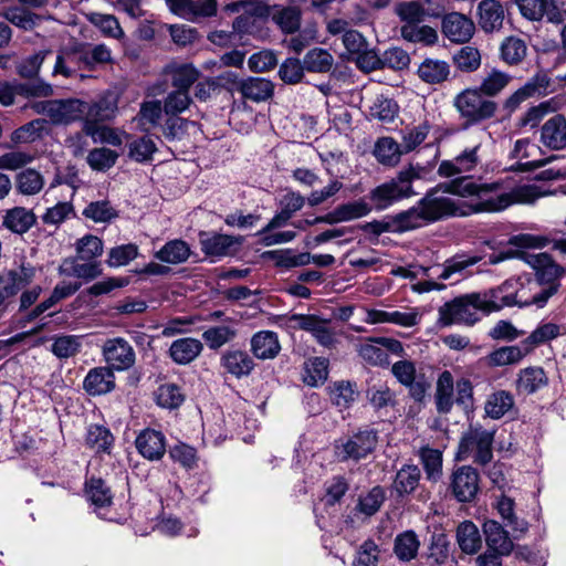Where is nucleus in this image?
<instances>
[{"label": "nucleus", "mask_w": 566, "mask_h": 566, "mask_svg": "<svg viewBox=\"0 0 566 566\" xmlns=\"http://www.w3.org/2000/svg\"><path fill=\"white\" fill-rule=\"evenodd\" d=\"M481 256L469 254H455L454 256L444 261L442 265L426 268V266H410L398 268L392 271L395 275H400L406 279H416L419 275L426 277H437L438 280H449L453 274L462 273L465 269L479 263Z\"/></svg>", "instance_id": "0eeeda50"}, {"label": "nucleus", "mask_w": 566, "mask_h": 566, "mask_svg": "<svg viewBox=\"0 0 566 566\" xmlns=\"http://www.w3.org/2000/svg\"><path fill=\"white\" fill-rule=\"evenodd\" d=\"M83 216L97 223H106L118 217L117 210L108 200H98L88 203L83 210Z\"/></svg>", "instance_id": "0e129e2a"}, {"label": "nucleus", "mask_w": 566, "mask_h": 566, "mask_svg": "<svg viewBox=\"0 0 566 566\" xmlns=\"http://www.w3.org/2000/svg\"><path fill=\"white\" fill-rule=\"evenodd\" d=\"M117 109L118 98L113 92L105 93L92 103L84 102L83 133L86 136L96 138L97 126H101L104 122L112 120L116 116Z\"/></svg>", "instance_id": "1a4fd4ad"}, {"label": "nucleus", "mask_w": 566, "mask_h": 566, "mask_svg": "<svg viewBox=\"0 0 566 566\" xmlns=\"http://www.w3.org/2000/svg\"><path fill=\"white\" fill-rule=\"evenodd\" d=\"M80 261L77 256L64 259L59 266V274L82 279L85 282H91L102 275L103 269L99 262Z\"/></svg>", "instance_id": "b1692460"}, {"label": "nucleus", "mask_w": 566, "mask_h": 566, "mask_svg": "<svg viewBox=\"0 0 566 566\" xmlns=\"http://www.w3.org/2000/svg\"><path fill=\"white\" fill-rule=\"evenodd\" d=\"M280 350L277 334L272 331L258 332L251 338V352L258 359H273Z\"/></svg>", "instance_id": "7c9ffc66"}, {"label": "nucleus", "mask_w": 566, "mask_h": 566, "mask_svg": "<svg viewBox=\"0 0 566 566\" xmlns=\"http://www.w3.org/2000/svg\"><path fill=\"white\" fill-rule=\"evenodd\" d=\"M518 395H533L548 385V377L542 367L521 369L516 379Z\"/></svg>", "instance_id": "c85d7f7f"}, {"label": "nucleus", "mask_w": 566, "mask_h": 566, "mask_svg": "<svg viewBox=\"0 0 566 566\" xmlns=\"http://www.w3.org/2000/svg\"><path fill=\"white\" fill-rule=\"evenodd\" d=\"M220 366L233 377L240 379L249 376L254 369L253 358L244 350H226L220 357Z\"/></svg>", "instance_id": "5701e85b"}, {"label": "nucleus", "mask_w": 566, "mask_h": 566, "mask_svg": "<svg viewBox=\"0 0 566 566\" xmlns=\"http://www.w3.org/2000/svg\"><path fill=\"white\" fill-rule=\"evenodd\" d=\"M451 73L450 64L438 59H424L418 66L417 74L427 84H440L446 82Z\"/></svg>", "instance_id": "f704fd0d"}, {"label": "nucleus", "mask_w": 566, "mask_h": 566, "mask_svg": "<svg viewBox=\"0 0 566 566\" xmlns=\"http://www.w3.org/2000/svg\"><path fill=\"white\" fill-rule=\"evenodd\" d=\"M452 61L460 72L473 73L481 66L482 57L476 48L464 45L454 52Z\"/></svg>", "instance_id": "3c124183"}, {"label": "nucleus", "mask_w": 566, "mask_h": 566, "mask_svg": "<svg viewBox=\"0 0 566 566\" xmlns=\"http://www.w3.org/2000/svg\"><path fill=\"white\" fill-rule=\"evenodd\" d=\"M44 186L42 175L31 168L24 169L17 175L15 187L17 190L25 196H33L39 193Z\"/></svg>", "instance_id": "4d7b16f0"}, {"label": "nucleus", "mask_w": 566, "mask_h": 566, "mask_svg": "<svg viewBox=\"0 0 566 566\" xmlns=\"http://www.w3.org/2000/svg\"><path fill=\"white\" fill-rule=\"evenodd\" d=\"M502 287L483 293H470L444 303L439 308L438 322L442 326H472L481 319V312L489 314L503 308Z\"/></svg>", "instance_id": "7ed1b4c3"}, {"label": "nucleus", "mask_w": 566, "mask_h": 566, "mask_svg": "<svg viewBox=\"0 0 566 566\" xmlns=\"http://www.w3.org/2000/svg\"><path fill=\"white\" fill-rule=\"evenodd\" d=\"M224 323V325L209 327L202 333V339L212 350H217L232 342L238 335L235 319L226 318Z\"/></svg>", "instance_id": "473e14b6"}, {"label": "nucleus", "mask_w": 566, "mask_h": 566, "mask_svg": "<svg viewBox=\"0 0 566 566\" xmlns=\"http://www.w3.org/2000/svg\"><path fill=\"white\" fill-rule=\"evenodd\" d=\"M457 541L462 552L467 554H474L481 547L480 532L471 521H464L458 526Z\"/></svg>", "instance_id": "49530a36"}, {"label": "nucleus", "mask_w": 566, "mask_h": 566, "mask_svg": "<svg viewBox=\"0 0 566 566\" xmlns=\"http://www.w3.org/2000/svg\"><path fill=\"white\" fill-rule=\"evenodd\" d=\"M366 399L371 408L384 416L396 405V395L387 384H375L367 388Z\"/></svg>", "instance_id": "4c0bfd02"}, {"label": "nucleus", "mask_w": 566, "mask_h": 566, "mask_svg": "<svg viewBox=\"0 0 566 566\" xmlns=\"http://www.w3.org/2000/svg\"><path fill=\"white\" fill-rule=\"evenodd\" d=\"M137 451L147 460H160L166 452V438L155 429L143 430L135 440Z\"/></svg>", "instance_id": "4be33fe9"}, {"label": "nucleus", "mask_w": 566, "mask_h": 566, "mask_svg": "<svg viewBox=\"0 0 566 566\" xmlns=\"http://www.w3.org/2000/svg\"><path fill=\"white\" fill-rule=\"evenodd\" d=\"M86 444L96 452L111 453L114 437L108 428L102 424H91L86 432Z\"/></svg>", "instance_id": "de8ad7c7"}, {"label": "nucleus", "mask_w": 566, "mask_h": 566, "mask_svg": "<svg viewBox=\"0 0 566 566\" xmlns=\"http://www.w3.org/2000/svg\"><path fill=\"white\" fill-rule=\"evenodd\" d=\"M516 256L534 270L535 282L549 285L560 284L559 279L564 275L565 269L557 264L549 254L521 251L516 253Z\"/></svg>", "instance_id": "dca6fc26"}, {"label": "nucleus", "mask_w": 566, "mask_h": 566, "mask_svg": "<svg viewBox=\"0 0 566 566\" xmlns=\"http://www.w3.org/2000/svg\"><path fill=\"white\" fill-rule=\"evenodd\" d=\"M86 494L96 510H104L112 504V493L102 479L92 478L86 483Z\"/></svg>", "instance_id": "bf43d9fd"}, {"label": "nucleus", "mask_w": 566, "mask_h": 566, "mask_svg": "<svg viewBox=\"0 0 566 566\" xmlns=\"http://www.w3.org/2000/svg\"><path fill=\"white\" fill-rule=\"evenodd\" d=\"M422 170L419 166L409 165L399 170L394 178L371 189L368 199L373 209L382 211L401 200L416 196L413 181L421 178Z\"/></svg>", "instance_id": "20e7f679"}, {"label": "nucleus", "mask_w": 566, "mask_h": 566, "mask_svg": "<svg viewBox=\"0 0 566 566\" xmlns=\"http://www.w3.org/2000/svg\"><path fill=\"white\" fill-rule=\"evenodd\" d=\"M449 541L444 534H433L430 539L426 560L428 566H443L449 559Z\"/></svg>", "instance_id": "864d4df0"}, {"label": "nucleus", "mask_w": 566, "mask_h": 566, "mask_svg": "<svg viewBox=\"0 0 566 566\" xmlns=\"http://www.w3.org/2000/svg\"><path fill=\"white\" fill-rule=\"evenodd\" d=\"M84 101L77 98L49 99L32 105L35 113L48 116L53 124L83 120Z\"/></svg>", "instance_id": "9d476101"}, {"label": "nucleus", "mask_w": 566, "mask_h": 566, "mask_svg": "<svg viewBox=\"0 0 566 566\" xmlns=\"http://www.w3.org/2000/svg\"><path fill=\"white\" fill-rule=\"evenodd\" d=\"M103 356L108 367L118 371L129 369L136 360L134 348L122 337L107 339L103 345Z\"/></svg>", "instance_id": "a211bd4d"}, {"label": "nucleus", "mask_w": 566, "mask_h": 566, "mask_svg": "<svg viewBox=\"0 0 566 566\" xmlns=\"http://www.w3.org/2000/svg\"><path fill=\"white\" fill-rule=\"evenodd\" d=\"M76 256L81 261H94L103 254V241L93 234H86L75 242Z\"/></svg>", "instance_id": "13d9d810"}, {"label": "nucleus", "mask_w": 566, "mask_h": 566, "mask_svg": "<svg viewBox=\"0 0 566 566\" xmlns=\"http://www.w3.org/2000/svg\"><path fill=\"white\" fill-rule=\"evenodd\" d=\"M451 188L453 196L467 200L465 203L460 202L463 213L455 217L497 213L516 203H533L544 195L536 185L514 186L510 178L491 182L483 181L482 178H468Z\"/></svg>", "instance_id": "f257e3e1"}, {"label": "nucleus", "mask_w": 566, "mask_h": 566, "mask_svg": "<svg viewBox=\"0 0 566 566\" xmlns=\"http://www.w3.org/2000/svg\"><path fill=\"white\" fill-rule=\"evenodd\" d=\"M83 388L91 396L111 392L115 388L113 369L108 366L91 369L84 378Z\"/></svg>", "instance_id": "393cba45"}, {"label": "nucleus", "mask_w": 566, "mask_h": 566, "mask_svg": "<svg viewBox=\"0 0 566 566\" xmlns=\"http://www.w3.org/2000/svg\"><path fill=\"white\" fill-rule=\"evenodd\" d=\"M287 322L290 327L310 333L321 345L332 348L336 344V333L331 326V321L313 314H292Z\"/></svg>", "instance_id": "ddd939ff"}, {"label": "nucleus", "mask_w": 566, "mask_h": 566, "mask_svg": "<svg viewBox=\"0 0 566 566\" xmlns=\"http://www.w3.org/2000/svg\"><path fill=\"white\" fill-rule=\"evenodd\" d=\"M551 78L546 73L538 72L531 77L522 87L511 94L504 102V108L509 112L515 111L524 101L530 97H541L548 93Z\"/></svg>", "instance_id": "6ab92c4d"}, {"label": "nucleus", "mask_w": 566, "mask_h": 566, "mask_svg": "<svg viewBox=\"0 0 566 566\" xmlns=\"http://www.w3.org/2000/svg\"><path fill=\"white\" fill-rule=\"evenodd\" d=\"M163 112L165 111L160 101H145L140 104L139 112L134 117L133 122L139 130L148 133L160 125Z\"/></svg>", "instance_id": "2f4dec72"}, {"label": "nucleus", "mask_w": 566, "mask_h": 566, "mask_svg": "<svg viewBox=\"0 0 566 566\" xmlns=\"http://www.w3.org/2000/svg\"><path fill=\"white\" fill-rule=\"evenodd\" d=\"M434 402L439 413H449L452 410L454 405V379L449 370L442 371L438 377Z\"/></svg>", "instance_id": "72a5a7b5"}, {"label": "nucleus", "mask_w": 566, "mask_h": 566, "mask_svg": "<svg viewBox=\"0 0 566 566\" xmlns=\"http://www.w3.org/2000/svg\"><path fill=\"white\" fill-rule=\"evenodd\" d=\"M190 254L191 249L186 241L174 239L156 251L154 258L163 263L177 265L187 262Z\"/></svg>", "instance_id": "c9c22d12"}, {"label": "nucleus", "mask_w": 566, "mask_h": 566, "mask_svg": "<svg viewBox=\"0 0 566 566\" xmlns=\"http://www.w3.org/2000/svg\"><path fill=\"white\" fill-rule=\"evenodd\" d=\"M171 84L176 90L189 92V88L199 78V71L191 64H180L171 67Z\"/></svg>", "instance_id": "680f3d73"}, {"label": "nucleus", "mask_w": 566, "mask_h": 566, "mask_svg": "<svg viewBox=\"0 0 566 566\" xmlns=\"http://www.w3.org/2000/svg\"><path fill=\"white\" fill-rule=\"evenodd\" d=\"M478 22L485 32H494L502 28L504 8L497 0H482L478 4Z\"/></svg>", "instance_id": "bb28decb"}, {"label": "nucleus", "mask_w": 566, "mask_h": 566, "mask_svg": "<svg viewBox=\"0 0 566 566\" xmlns=\"http://www.w3.org/2000/svg\"><path fill=\"white\" fill-rule=\"evenodd\" d=\"M273 83L263 77H249L240 83L242 96L253 102L266 101L273 95Z\"/></svg>", "instance_id": "ea45409f"}, {"label": "nucleus", "mask_w": 566, "mask_h": 566, "mask_svg": "<svg viewBox=\"0 0 566 566\" xmlns=\"http://www.w3.org/2000/svg\"><path fill=\"white\" fill-rule=\"evenodd\" d=\"M521 14L531 21L560 24L566 21V9L562 0H515Z\"/></svg>", "instance_id": "4468645a"}, {"label": "nucleus", "mask_w": 566, "mask_h": 566, "mask_svg": "<svg viewBox=\"0 0 566 566\" xmlns=\"http://www.w3.org/2000/svg\"><path fill=\"white\" fill-rule=\"evenodd\" d=\"M500 51L505 63L516 65L526 56L527 46L522 39L509 36L502 42Z\"/></svg>", "instance_id": "e2e57ef3"}, {"label": "nucleus", "mask_w": 566, "mask_h": 566, "mask_svg": "<svg viewBox=\"0 0 566 566\" xmlns=\"http://www.w3.org/2000/svg\"><path fill=\"white\" fill-rule=\"evenodd\" d=\"M402 154L405 153L401 145L392 137H381L375 144L374 156L384 166H396Z\"/></svg>", "instance_id": "a19ab883"}, {"label": "nucleus", "mask_w": 566, "mask_h": 566, "mask_svg": "<svg viewBox=\"0 0 566 566\" xmlns=\"http://www.w3.org/2000/svg\"><path fill=\"white\" fill-rule=\"evenodd\" d=\"M334 59L332 54L322 48H314L310 50L303 60L306 71L315 73L328 72L333 66Z\"/></svg>", "instance_id": "6e6d98bb"}, {"label": "nucleus", "mask_w": 566, "mask_h": 566, "mask_svg": "<svg viewBox=\"0 0 566 566\" xmlns=\"http://www.w3.org/2000/svg\"><path fill=\"white\" fill-rule=\"evenodd\" d=\"M474 23L471 19L459 12L444 14L442 19V33L454 43H465L474 34Z\"/></svg>", "instance_id": "aec40b11"}, {"label": "nucleus", "mask_w": 566, "mask_h": 566, "mask_svg": "<svg viewBox=\"0 0 566 566\" xmlns=\"http://www.w3.org/2000/svg\"><path fill=\"white\" fill-rule=\"evenodd\" d=\"M512 78L511 74L493 67L485 72L480 85L475 88L479 90L486 98L492 99V97L497 96L505 90Z\"/></svg>", "instance_id": "58836bf2"}, {"label": "nucleus", "mask_w": 566, "mask_h": 566, "mask_svg": "<svg viewBox=\"0 0 566 566\" xmlns=\"http://www.w3.org/2000/svg\"><path fill=\"white\" fill-rule=\"evenodd\" d=\"M455 109L464 120V126H472L493 118L497 112V103L486 98L479 90L465 88L453 101Z\"/></svg>", "instance_id": "423d86ee"}, {"label": "nucleus", "mask_w": 566, "mask_h": 566, "mask_svg": "<svg viewBox=\"0 0 566 566\" xmlns=\"http://www.w3.org/2000/svg\"><path fill=\"white\" fill-rule=\"evenodd\" d=\"M202 343L193 337H184L174 340L168 354L171 360L178 365H188L202 352Z\"/></svg>", "instance_id": "cd10ccee"}, {"label": "nucleus", "mask_w": 566, "mask_h": 566, "mask_svg": "<svg viewBox=\"0 0 566 566\" xmlns=\"http://www.w3.org/2000/svg\"><path fill=\"white\" fill-rule=\"evenodd\" d=\"M493 440L494 431L471 426L460 441L459 452L463 455L474 452V462L484 465L493 458Z\"/></svg>", "instance_id": "9b49d317"}, {"label": "nucleus", "mask_w": 566, "mask_h": 566, "mask_svg": "<svg viewBox=\"0 0 566 566\" xmlns=\"http://www.w3.org/2000/svg\"><path fill=\"white\" fill-rule=\"evenodd\" d=\"M419 457L427 479L437 482L442 476V452L430 447H422Z\"/></svg>", "instance_id": "8fccbe9b"}, {"label": "nucleus", "mask_w": 566, "mask_h": 566, "mask_svg": "<svg viewBox=\"0 0 566 566\" xmlns=\"http://www.w3.org/2000/svg\"><path fill=\"white\" fill-rule=\"evenodd\" d=\"M128 157L136 163L145 164L153 160V155L157 151V146L150 136H140L134 138L127 144Z\"/></svg>", "instance_id": "603ef678"}, {"label": "nucleus", "mask_w": 566, "mask_h": 566, "mask_svg": "<svg viewBox=\"0 0 566 566\" xmlns=\"http://www.w3.org/2000/svg\"><path fill=\"white\" fill-rule=\"evenodd\" d=\"M514 406L513 396L505 390H499L491 394L484 405L488 417L492 419L502 418Z\"/></svg>", "instance_id": "09e8293b"}, {"label": "nucleus", "mask_w": 566, "mask_h": 566, "mask_svg": "<svg viewBox=\"0 0 566 566\" xmlns=\"http://www.w3.org/2000/svg\"><path fill=\"white\" fill-rule=\"evenodd\" d=\"M400 33L405 40L412 43L433 45L438 42V32L429 25L421 24V22L402 24Z\"/></svg>", "instance_id": "a18cd8bd"}, {"label": "nucleus", "mask_w": 566, "mask_h": 566, "mask_svg": "<svg viewBox=\"0 0 566 566\" xmlns=\"http://www.w3.org/2000/svg\"><path fill=\"white\" fill-rule=\"evenodd\" d=\"M328 376V360L323 357H313L304 363L303 381L312 387L323 384Z\"/></svg>", "instance_id": "5fc2aeb1"}, {"label": "nucleus", "mask_w": 566, "mask_h": 566, "mask_svg": "<svg viewBox=\"0 0 566 566\" xmlns=\"http://www.w3.org/2000/svg\"><path fill=\"white\" fill-rule=\"evenodd\" d=\"M420 542L413 531H405L398 534L394 543V553L401 562L412 560L419 551Z\"/></svg>", "instance_id": "c03bdc74"}, {"label": "nucleus", "mask_w": 566, "mask_h": 566, "mask_svg": "<svg viewBox=\"0 0 566 566\" xmlns=\"http://www.w3.org/2000/svg\"><path fill=\"white\" fill-rule=\"evenodd\" d=\"M39 269L24 255L14 260L9 269L0 273V304L15 296L21 290L31 285Z\"/></svg>", "instance_id": "6e6552de"}, {"label": "nucleus", "mask_w": 566, "mask_h": 566, "mask_svg": "<svg viewBox=\"0 0 566 566\" xmlns=\"http://www.w3.org/2000/svg\"><path fill=\"white\" fill-rule=\"evenodd\" d=\"M483 532L485 534V542L488 549L500 553V555H510L513 551V542L509 533L502 525L493 520H489L483 524Z\"/></svg>", "instance_id": "c756f323"}, {"label": "nucleus", "mask_w": 566, "mask_h": 566, "mask_svg": "<svg viewBox=\"0 0 566 566\" xmlns=\"http://www.w3.org/2000/svg\"><path fill=\"white\" fill-rule=\"evenodd\" d=\"M377 442V432L374 429H364L337 442L335 450L340 461H359L375 450Z\"/></svg>", "instance_id": "f8f14e48"}, {"label": "nucleus", "mask_w": 566, "mask_h": 566, "mask_svg": "<svg viewBox=\"0 0 566 566\" xmlns=\"http://www.w3.org/2000/svg\"><path fill=\"white\" fill-rule=\"evenodd\" d=\"M158 406L167 409L178 408L184 401L180 388L175 384H164L155 392Z\"/></svg>", "instance_id": "774afa93"}, {"label": "nucleus", "mask_w": 566, "mask_h": 566, "mask_svg": "<svg viewBox=\"0 0 566 566\" xmlns=\"http://www.w3.org/2000/svg\"><path fill=\"white\" fill-rule=\"evenodd\" d=\"M35 221L36 217L32 210L14 207L6 211L2 224L13 233L23 234L34 226Z\"/></svg>", "instance_id": "e433bc0d"}, {"label": "nucleus", "mask_w": 566, "mask_h": 566, "mask_svg": "<svg viewBox=\"0 0 566 566\" xmlns=\"http://www.w3.org/2000/svg\"><path fill=\"white\" fill-rule=\"evenodd\" d=\"M528 354V349L523 345L503 346L500 347L488 356V364L490 366H506L521 361Z\"/></svg>", "instance_id": "79ce46f5"}, {"label": "nucleus", "mask_w": 566, "mask_h": 566, "mask_svg": "<svg viewBox=\"0 0 566 566\" xmlns=\"http://www.w3.org/2000/svg\"><path fill=\"white\" fill-rule=\"evenodd\" d=\"M432 212H428L420 203V199L409 209L400 211L392 216L388 222L374 220L361 226L365 232L380 235L385 232H408L413 231L436 222H439Z\"/></svg>", "instance_id": "39448f33"}, {"label": "nucleus", "mask_w": 566, "mask_h": 566, "mask_svg": "<svg viewBox=\"0 0 566 566\" xmlns=\"http://www.w3.org/2000/svg\"><path fill=\"white\" fill-rule=\"evenodd\" d=\"M481 144H476L471 148H465L452 159L440 161L437 168V175L440 178L449 179V181L440 182L429 188L420 203L428 212H432L438 221L454 218L455 214H462L460 202L450 196H453L451 186L462 179L474 178V172L482 159L479 154Z\"/></svg>", "instance_id": "f03ea898"}, {"label": "nucleus", "mask_w": 566, "mask_h": 566, "mask_svg": "<svg viewBox=\"0 0 566 566\" xmlns=\"http://www.w3.org/2000/svg\"><path fill=\"white\" fill-rule=\"evenodd\" d=\"M541 142L554 150L566 148V118L563 115H555L544 123Z\"/></svg>", "instance_id": "a878e982"}, {"label": "nucleus", "mask_w": 566, "mask_h": 566, "mask_svg": "<svg viewBox=\"0 0 566 566\" xmlns=\"http://www.w3.org/2000/svg\"><path fill=\"white\" fill-rule=\"evenodd\" d=\"M420 478L421 472L417 465L406 464L397 472L394 489L400 496L410 494L419 485Z\"/></svg>", "instance_id": "37998d69"}, {"label": "nucleus", "mask_w": 566, "mask_h": 566, "mask_svg": "<svg viewBox=\"0 0 566 566\" xmlns=\"http://www.w3.org/2000/svg\"><path fill=\"white\" fill-rule=\"evenodd\" d=\"M139 249L135 243H126L112 248L108 251L106 264L109 268H120L127 265L129 262L138 256Z\"/></svg>", "instance_id": "338daca9"}, {"label": "nucleus", "mask_w": 566, "mask_h": 566, "mask_svg": "<svg viewBox=\"0 0 566 566\" xmlns=\"http://www.w3.org/2000/svg\"><path fill=\"white\" fill-rule=\"evenodd\" d=\"M272 19L284 33L292 34L300 29L302 12L296 7H283L273 13Z\"/></svg>", "instance_id": "052dcab7"}, {"label": "nucleus", "mask_w": 566, "mask_h": 566, "mask_svg": "<svg viewBox=\"0 0 566 566\" xmlns=\"http://www.w3.org/2000/svg\"><path fill=\"white\" fill-rule=\"evenodd\" d=\"M450 489L457 501H473L480 491L479 472L470 465L457 468L451 474Z\"/></svg>", "instance_id": "f3484780"}, {"label": "nucleus", "mask_w": 566, "mask_h": 566, "mask_svg": "<svg viewBox=\"0 0 566 566\" xmlns=\"http://www.w3.org/2000/svg\"><path fill=\"white\" fill-rule=\"evenodd\" d=\"M559 287L560 284L549 285L533 282L528 289L522 287L515 294L501 295L503 307L518 305L521 307L535 306L536 308H543L548 300L558 292Z\"/></svg>", "instance_id": "2eb2a0df"}, {"label": "nucleus", "mask_w": 566, "mask_h": 566, "mask_svg": "<svg viewBox=\"0 0 566 566\" xmlns=\"http://www.w3.org/2000/svg\"><path fill=\"white\" fill-rule=\"evenodd\" d=\"M560 334L559 326L554 323H544L537 326L527 338L523 340V345L531 353L535 347L556 338Z\"/></svg>", "instance_id": "69168bd1"}, {"label": "nucleus", "mask_w": 566, "mask_h": 566, "mask_svg": "<svg viewBox=\"0 0 566 566\" xmlns=\"http://www.w3.org/2000/svg\"><path fill=\"white\" fill-rule=\"evenodd\" d=\"M199 242L202 252L208 256H227L235 252L241 244L240 239L216 232H200Z\"/></svg>", "instance_id": "412c9836"}]
</instances>
